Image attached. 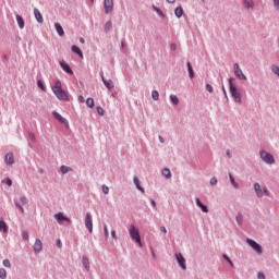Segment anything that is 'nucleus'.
Masks as SVG:
<instances>
[{
	"label": "nucleus",
	"mask_w": 279,
	"mask_h": 279,
	"mask_svg": "<svg viewBox=\"0 0 279 279\" xmlns=\"http://www.w3.org/2000/svg\"><path fill=\"white\" fill-rule=\"evenodd\" d=\"M52 93L56 95L57 99H60V101H69V93L62 89V82L56 81L54 86L52 87Z\"/></svg>",
	"instance_id": "nucleus-1"
},
{
	"label": "nucleus",
	"mask_w": 279,
	"mask_h": 279,
	"mask_svg": "<svg viewBox=\"0 0 279 279\" xmlns=\"http://www.w3.org/2000/svg\"><path fill=\"white\" fill-rule=\"evenodd\" d=\"M229 88L232 97L238 104H241V92L236 88V84H234V77L229 78Z\"/></svg>",
	"instance_id": "nucleus-2"
},
{
	"label": "nucleus",
	"mask_w": 279,
	"mask_h": 279,
	"mask_svg": "<svg viewBox=\"0 0 279 279\" xmlns=\"http://www.w3.org/2000/svg\"><path fill=\"white\" fill-rule=\"evenodd\" d=\"M130 236L135 243H138V245L142 247L143 243L141 242V233H138V229L134 225H131L130 228Z\"/></svg>",
	"instance_id": "nucleus-3"
},
{
	"label": "nucleus",
	"mask_w": 279,
	"mask_h": 279,
	"mask_svg": "<svg viewBox=\"0 0 279 279\" xmlns=\"http://www.w3.org/2000/svg\"><path fill=\"white\" fill-rule=\"evenodd\" d=\"M246 243L254 250L257 254H263V246L260 244L256 243V241L252 239H246Z\"/></svg>",
	"instance_id": "nucleus-4"
},
{
	"label": "nucleus",
	"mask_w": 279,
	"mask_h": 279,
	"mask_svg": "<svg viewBox=\"0 0 279 279\" xmlns=\"http://www.w3.org/2000/svg\"><path fill=\"white\" fill-rule=\"evenodd\" d=\"M260 158L262 160H264V162H267L268 165H274V162H276V160L274 159V155L265 150L260 153Z\"/></svg>",
	"instance_id": "nucleus-5"
},
{
	"label": "nucleus",
	"mask_w": 279,
	"mask_h": 279,
	"mask_svg": "<svg viewBox=\"0 0 279 279\" xmlns=\"http://www.w3.org/2000/svg\"><path fill=\"white\" fill-rule=\"evenodd\" d=\"M233 69H234L235 77H238L239 80H247V76L243 74V70H241V66H239V63H234Z\"/></svg>",
	"instance_id": "nucleus-6"
},
{
	"label": "nucleus",
	"mask_w": 279,
	"mask_h": 279,
	"mask_svg": "<svg viewBox=\"0 0 279 279\" xmlns=\"http://www.w3.org/2000/svg\"><path fill=\"white\" fill-rule=\"evenodd\" d=\"M175 258L181 267V269H183L184 271H186V259L184 258V256L182 255V253L175 254Z\"/></svg>",
	"instance_id": "nucleus-7"
},
{
	"label": "nucleus",
	"mask_w": 279,
	"mask_h": 279,
	"mask_svg": "<svg viewBox=\"0 0 279 279\" xmlns=\"http://www.w3.org/2000/svg\"><path fill=\"white\" fill-rule=\"evenodd\" d=\"M104 5L106 14H110L114 10V2L112 0H105Z\"/></svg>",
	"instance_id": "nucleus-8"
},
{
	"label": "nucleus",
	"mask_w": 279,
	"mask_h": 279,
	"mask_svg": "<svg viewBox=\"0 0 279 279\" xmlns=\"http://www.w3.org/2000/svg\"><path fill=\"white\" fill-rule=\"evenodd\" d=\"M85 226L90 234H93V217L90 216V214H86L85 216Z\"/></svg>",
	"instance_id": "nucleus-9"
},
{
	"label": "nucleus",
	"mask_w": 279,
	"mask_h": 279,
	"mask_svg": "<svg viewBox=\"0 0 279 279\" xmlns=\"http://www.w3.org/2000/svg\"><path fill=\"white\" fill-rule=\"evenodd\" d=\"M52 114H53L54 119H57V121H59V123H62L63 125L69 128V121H66V119H64V117H62L57 111H53Z\"/></svg>",
	"instance_id": "nucleus-10"
},
{
	"label": "nucleus",
	"mask_w": 279,
	"mask_h": 279,
	"mask_svg": "<svg viewBox=\"0 0 279 279\" xmlns=\"http://www.w3.org/2000/svg\"><path fill=\"white\" fill-rule=\"evenodd\" d=\"M54 219L58 221V223H62L63 221L71 223V219L66 218L63 213L56 214Z\"/></svg>",
	"instance_id": "nucleus-11"
},
{
	"label": "nucleus",
	"mask_w": 279,
	"mask_h": 279,
	"mask_svg": "<svg viewBox=\"0 0 279 279\" xmlns=\"http://www.w3.org/2000/svg\"><path fill=\"white\" fill-rule=\"evenodd\" d=\"M34 252H36V254H39V252H43V241H40L39 239L35 241Z\"/></svg>",
	"instance_id": "nucleus-12"
},
{
	"label": "nucleus",
	"mask_w": 279,
	"mask_h": 279,
	"mask_svg": "<svg viewBox=\"0 0 279 279\" xmlns=\"http://www.w3.org/2000/svg\"><path fill=\"white\" fill-rule=\"evenodd\" d=\"M101 80L106 86V88H108V90H112V88H114V83L112 82V80H106V77L101 76Z\"/></svg>",
	"instance_id": "nucleus-13"
},
{
	"label": "nucleus",
	"mask_w": 279,
	"mask_h": 279,
	"mask_svg": "<svg viewBox=\"0 0 279 279\" xmlns=\"http://www.w3.org/2000/svg\"><path fill=\"white\" fill-rule=\"evenodd\" d=\"M60 64H61V68L63 69V71H65V73H69L70 75H73V70L71 69L69 63L61 62Z\"/></svg>",
	"instance_id": "nucleus-14"
},
{
	"label": "nucleus",
	"mask_w": 279,
	"mask_h": 279,
	"mask_svg": "<svg viewBox=\"0 0 279 279\" xmlns=\"http://www.w3.org/2000/svg\"><path fill=\"white\" fill-rule=\"evenodd\" d=\"M82 263H83L86 271H90V262L88 260V257L86 255L83 256Z\"/></svg>",
	"instance_id": "nucleus-15"
},
{
	"label": "nucleus",
	"mask_w": 279,
	"mask_h": 279,
	"mask_svg": "<svg viewBox=\"0 0 279 279\" xmlns=\"http://www.w3.org/2000/svg\"><path fill=\"white\" fill-rule=\"evenodd\" d=\"M254 190H255L257 197H263V189L260 187V183H255Z\"/></svg>",
	"instance_id": "nucleus-16"
},
{
	"label": "nucleus",
	"mask_w": 279,
	"mask_h": 279,
	"mask_svg": "<svg viewBox=\"0 0 279 279\" xmlns=\"http://www.w3.org/2000/svg\"><path fill=\"white\" fill-rule=\"evenodd\" d=\"M54 29L59 36H64V28H62L60 23H54Z\"/></svg>",
	"instance_id": "nucleus-17"
},
{
	"label": "nucleus",
	"mask_w": 279,
	"mask_h": 279,
	"mask_svg": "<svg viewBox=\"0 0 279 279\" xmlns=\"http://www.w3.org/2000/svg\"><path fill=\"white\" fill-rule=\"evenodd\" d=\"M5 162H7L8 165H14V154L8 153V154L5 155Z\"/></svg>",
	"instance_id": "nucleus-18"
},
{
	"label": "nucleus",
	"mask_w": 279,
	"mask_h": 279,
	"mask_svg": "<svg viewBox=\"0 0 279 279\" xmlns=\"http://www.w3.org/2000/svg\"><path fill=\"white\" fill-rule=\"evenodd\" d=\"M35 19L39 23H44L45 20L43 19V14H40V11L38 9L34 10Z\"/></svg>",
	"instance_id": "nucleus-19"
},
{
	"label": "nucleus",
	"mask_w": 279,
	"mask_h": 279,
	"mask_svg": "<svg viewBox=\"0 0 279 279\" xmlns=\"http://www.w3.org/2000/svg\"><path fill=\"white\" fill-rule=\"evenodd\" d=\"M0 232L8 234V225L3 219L0 220Z\"/></svg>",
	"instance_id": "nucleus-20"
},
{
	"label": "nucleus",
	"mask_w": 279,
	"mask_h": 279,
	"mask_svg": "<svg viewBox=\"0 0 279 279\" xmlns=\"http://www.w3.org/2000/svg\"><path fill=\"white\" fill-rule=\"evenodd\" d=\"M72 51L73 53H76L77 56H80V58L84 59V53H82V49H80V47L72 46Z\"/></svg>",
	"instance_id": "nucleus-21"
},
{
	"label": "nucleus",
	"mask_w": 279,
	"mask_h": 279,
	"mask_svg": "<svg viewBox=\"0 0 279 279\" xmlns=\"http://www.w3.org/2000/svg\"><path fill=\"white\" fill-rule=\"evenodd\" d=\"M16 21L20 29H23L25 27V21L23 20V16L16 15Z\"/></svg>",
	"instance_id": "nucleus-22"
},
{
	"label": "nucleus",
	"mask_w": 279,
	"mask_h": 279,
	"mask_svg": "<svg viewBox=\"0 0 279 279\" xmlns=\"http://www.w3.org/2000/svg\"><path fill=\"white\" fill-rule=\"evenodd\" d=\"M133 182L138 191H142V193H145V189L141 186V181L136 177H134Z\"/></svg>",
	"instance_id": "nucleus-23"
},
{
	"label": "nucleus",
	"mask_w": 279,
	"mask_h": 279,
	"mask_svg": "<svg viewBox=\"0 0 279 279\" xmlns=\"http://www.w3.org/2000/svg\"><path fill=\"white\" fill-rule=\"evenodd\" d=\"M196 204H197L198 208H202L203 213H208V207L206 205H204L202 203V201H199V198H196Z\"/></svg>",
	"instance_id": "nucleus-24"
},
{
	"label": "nucleus",
	"mask_w": 279,
	"mask_h": 279,
	"mask_svg": "<svg viewBox=\"0 0 279 279\" xmlns=\"http://www.w3.org/2000/svg\"><path fill=\"white\" fill-rule=\"evenodd\" d=\"M174 14L177 16V19H182V15L184 14V9H182V7H179L174 10Z\"/></svg>",
	"instance_id": "nucleus-25"
},
{
	"label": "nucleus",
	"mask_w": 279,
	"mask_h": 279,
	"mask_svg": "<svg viewBox=\"0 0 279 279\" xmlns=\"http://www.w3.org/2000/svg\"><path fill=\"white\" fill-rule=\"evenodd\" d=\"M170 101L173 106H178V104H180V99L175 95H170Z\"/></svg>",
	"instance_id": "nucleus-26"
},
{
	"label": "nucleus",
	"mask_w": 279,
	"mask_h": 279,
	"mask_svg": "<svg viewBox=\"0 0 279 279\" xmlns=\"http://www.w3.org/2000/svg\"><path fill=\"white\" fill-rule=\"evenodd\" d=\"M187 71L190 73V77L193 80L195 77V72H193V65H191V62L187 63Z\"/></svg>",
	"instance_id": "nucleus-27"
},
{
	"label": "nucleus",
	"mask_w": 279,
	"mask_h": 279,
	"mask_svg": "<svg viewBox=\"0 0 279 279\" xmlns=\"http://www.w3.org/2000/svg\"><path fill=\"white\" fill-rule=\"evenodd\" d=\"M86 106H87L88 108H95V99H93V98H87V100H86Z\"/></svg>",
	"instance_id": "nucleus-28"
},
{
	"label": "nucleus",
	"mask_w": 279,
	"mask_h": 279,
	"mask_svg": "<svg viewBox=\"0 0 279 279\" xmlns=\"http://www.w3.org/2000/svg\"><path fill=\"white\" fill-rule=\"evenodd\" d=\"M229 178H230V182H231L232 186H234V189H239V183H236V181H234V177L232 175V173H229Z\"/></svg>",
	"instance_id": "nucleus-29"
},
{
	"label": "nucleus",
	"mask_w": 279,
	"mask_h": 279,
	"mask_svg": "<svg viewBox=\"0 0 279 279\" xmlns=\"http://www.w3.org/2000/svg\"><path fill=\"white\" fill-rule=\"evenodd\" d=\"M151 97H153L154 101H158V99H160V94L158 93V90H153Z\"/></svg>",
	"instance_id": "nucleus-30"
},
{
	"label": "nucleus",
	"mask_w": 279,
	"mask_h": 279,
	"mask_svg": "<svg viewBox=\"0 0 279 279\" xmlns=\"http://www.w3.org/2000/svg\"><path fill=\"white\" fill-rule=\"evenodd\" d=\"M245 8H254V0H244Z\"/></svg>",
	"instance_id": "nucleus-31"
},
{
	"label": "nucleus",
	"mask_w": 279,
	"mask_h": 279,
	"mask_svg": "<svg viewBox=\"0 0 279 279\" xmlns=\"http://www.w3.org/2000/svg\"><path fill=\"white\" fill-rule=\"evenodd\" d=\"M162 175L163 178H167V179L171 178V170H169L168 168L163 169Z\"/></svg>",
	"instance_id": "nucleus-32"
},
{
	"label": "nucleus",
	"mask_w": 279,
	"mask_h": 279,
	"mask_svg": "<svg viewBox=\"0 0 279 279\" xmlns=\"http://www.w3.org/2000/svg\"><path fill=\"white\" fill-rule=\"evenodd\" d=\"M110 29H112V22L109 21L105 24V32H110Z\"/></svg>",
	"instance_id": "nucleus-33"
},
{
	"label": "nucleus",
	"mask_w": 279,
	"mask_h": 279,
	"mask_svg": "<svg viewBox=\"0 0 279 279\" xmlns=\"http://www.w3.org/2000/svg\"><path fill=\"white\" fill-rule=\"evenodd\" d=\"M60 169L62 173H69V171H71V168L69 166H61Z\"/></svg>",
	"instance_id": "nucleus-34"
},
{
	"label": "nucleus",
	"mask_w": 279,
	"mask_h": 279,
	"mask_svg": "<svg viewBox=\"0 0 279 279\" xmlns=\"http://www.w3.org/2000/svg\"><path fill=\"white\" fill-rule=\"evenodd\" d=\"M3 184H7V186H12V179L7 178L4 180H2Z\"/></svg>",
	"instance_id": "nucleus-35"
},
{
	"label": "nucleus",
	"mask_w": 279,
	"mask_h": 279,
	"mask_svg": "<svg viewBox=\"0 0 279 279\" xmlns=\"http://www.w3.org/2000/svg\"><path fill=\"white\" fill-rule=\"evenodd\" d=\"M153 8H154L155 12H157V14H159V16H165L162 11L158 7L154 5Z\"/></svg>",
	"instance_id": "nucleus-36"
},
{
	"label": "nucleus",
	"mask_w": 279,
	"mask_h": 279,
	"mask_svg": "<svg viewBox=\"0 0 279 279\" xmlns=\"http://www.w3.org/2000/svg\"><path fill=\"white\" fill-rule=\"evenodd\" d=\"M5 276H8V272L5 271V269L1 268L0 269V278H5Z\"/></svg>",
	"instance_id": "nucleus-37"
},
{
	"label": "nucleus",
	"mask_w": 279,
	"mask_h": 279,
	"mask_svg": "<svg viewBox=\"0 0 279 279\" xmlns=\"http://www.w3.org/2000/svg\"><path fill=\"white\" fill-rule=\"evenodd\" d=\"M102 192L105 195H108V193H110V187H108V185H102Z\"/></svg>",
	"instance_id": "nucleus-38"
},
{
	"label": "nucleus",
	"mask_w": 279,
	"mask_h": 279,
	"mask_svg": "<svg viewBox=\"0 0 279 279\" xmlns=\"http://www.w3.org/2000/svg\"><path fill=\"white\" fill-rule=\"evenodd\" d=\"M22 238L24 239V241H28L29 240V233H27L26 231H23Z\"/></svg>",
	"instance_id": "nucleus-39"
},
{
	"label": "nucleus",
	"mask_w": 279,
	"mask_h": 279,
	"mask_svg": "<svg viewBox=\"0 0 279 279\" xmlns=\"http://www.w3.org/2000/svg\"><path fill=\"white\" fill-rule=\"evenodd\" d=\"M236 222L239 223V226H241V223H243V216L242 215L236 216Z\"/></svg>",
	"instance_id": "nucleus-40"
},
{
	"label": "nucleus",
	"mask_w": 279,
	"mask_h": 279,
	"mask_svg": "<svg viewBox=\"0 0 279 279\" xmlns=\"http://www.w3.org/2000/svg\"><path fill=\"white\" fill-rule=\"evenodd\" d=\"M3 266L7 267V268H10L11 267L10 259H4L3 260Z\"/></svg>",
	"instance_id": "nucleus-41"
},
{
	"label": "nucleus",
	"mask_w": 279,
	"mask_h": 279,
	"mask_svg": "<svg viewBox=\"0 0 279 279\" xmlns=\"http://www.w3.org/2000/svg\"><path fill=\"white\" fill-rule=\"evenodd\" d=\"M37 85L40 87L41 90H46L45 84H43V81H38Z\"/></svg>",
	"instance_id": "nucleus-42"
},
{
	"label": "nucleus",
	"mask_w": 279,
	"mask_h": 279,
	"mask_svg": "<svg viewBox=\"0 0 279 279\" xmlns=\"http://www.w3.org/2000/svg\"><path fill=\"white\" fill-rule=\"evenodd\" d=\"M97 112L100 117H104V108L97 107Z\"/></svg>",
	"instance_id": "nucleus-43"
},
{
	"label": "nucleus",
	"mask_w": 279,
	"mask_h": 279,
	"mask_svg": "<svg viewBox=\"0 0 279 279\" xmlns=\"http://www.w3.org/2000/svg\"><path fill=\"white\" fill-rule=\"evenodd\" d=\"M20 202H22L23 206H25V204H27V197L21 196Z\"/></svg>",
	"instance_id": "nucleus-44"
},
{
	"label": "nucleus",
	"mask_w": 279,
	"mask_h": 279,
	"mask_svg": "<svg viewBox=\"0 0 279 279\" xmlns=\"http://www.w3.org/2000/svg\"><path fill=\"white\" fill-rule=\"evenodd\" d=\"M210 184H211V186H216V184H217V178H211V179H210Z\"/></svg>",
	"instance_id": "nucleus-45"
},
{
	"label": "nucleus",
	"mask_w": 279,
	"mask_h": 279,
	"mask_svg": "<svg viewBox=\"0 0 279 279\" xmlns=\"http://www.w3.org/2000/svg\"><path fill=\"white\" fill-rule=\"evenodd\" d=\"M206 89L208 90V93H213V85L207 84Z\"/></svg>",
	"instance_id": "nucleus-46"
},
{
	"label": "nucleus",
	"mask_w": 279,
	"mask_h": 279,
	"mask_svg": "<svg viewBox=\"0 0 279 279\" xmlns=\"http://www.w3.org/2000/svg\"><path fill=\"white\" fill-rule=\"evenodd\" d=\"M109 235H110V233L108 232V226H105V236H106V239H108Z\"/></svg>",
	"instance_id": "nucleus-47"
},
{
	"label": "nucleus",
	"mask_w": 279,
	"mask_h": 279,
	"mask_svg": "<svg viewBox=\"0 0 279 279\" xmlns=\"http://www.w3.org/2000/svg\"><path fill=\"white\" fill-rule=\"evenodd\" d=\"M111 235H112V239L114 240V241H117V231H111Z\"/></svg>",
	"instance_id": "nucleus-48"
},
{
	"label": "nucleus",
	"mask_w": 279,
	"mask_h": 279,
	"mask_svg": "<svg viewBox=\"0 0 279 279\" xmlns=\"http://www.w3.org/2000/svg\"><path fill=\"white\" fill-rule=\"evenodd\" d=\"M257 278H258V279H265V274L258 272Z\"/></svg>",
	"instance_id": "nucleus-49"
},
{
	"label": "nucleus",
	"mask_w": 279,
	"mask_h": 279,
	"mask_svg": "<svg viewBox=\"0 0 279 279\" xmlns=\"http://www.w3.org/2000/svg\"><path fill=\"white\" fill-rule=\"evenodd\" d=\"M274 4H275V8H277V10H279V0H274Z\"/></svg>",
	"instance_id": "nucleus-50"
},
{
	"label": "nucleus",
	"mask_w": 279,
	"mask_h": 279,
	"mask_svg": "<svg viewBox=\"0 0 279 279\" xmlns=\"http://www.w3.org/2000/svg\"><path fill=\"white\" fill-rule=\"evenodd\" d=\"M78 101H80V104H84V96H78Z\"/></svg>",
	"instance_id": "nucleus-51"
},
{
	"label": "nucleus",
	"mask_w": 279,
	"mask_h": 279,
	"mask_svg": "<svg viewBox=\"0 0 279 279\" xmlns=\"http://www.w3.org/2000/svg\"><path fill=\"white\" fill-rule=\"evenodd\" d=\"M57 246L62 247V241L61 240H57Z\"/></svg>",
	"instance_id": "nucleus-52"
},
{
	"label": "nucleus",
	"mask_w": 279,
	"mask_h": 279,
	"mask_svg": "<svg viewBox=\"0 0 279 279\" xmlns=\"http://www.w3.org/2000/svg\"><path fill=\"white\" fill-rule=\"evenodd\" d=\"M160 230L163 232V234H167V228L166 227H160Z\"/></svg>",
	"instance_id": "nucleus-53"
},
{
	"label": "nucleus",
	"mask_w": 279,
	"mask_h": 279,
	"mask_svg": "<svg viewBox=\"0 0 279 279\" xmlns=\"http://www.w3.org/2000/svg\"><path fill=\"white\" fill-rule=\"evenodd\" d=\"M170 49H171L172 51H175V44H171Z\"/></svg>",
	"instance_id": "nucleus-54"
},
{
	"label": "nucleus",
	"mask_w": 279,
	"mask_h": 279,
	"mask_svg": "<svg viewBox=\"0 0 279 279\" xmlns=\"http://www.w3.org/2000/svg\"><path fill=\"white\" fill-rule=\"evenodd\" d=\"M228 158H232V153L230 150H227Z\"/></svg>",
	"instance_id": "nucleus-55"
},
{
	"label": "nucleus",
	"mask_w": 279,
	"mask_h": 279,
	"mask_svg": "<svg viewBox=\"0 0 279 279\" xmlns=\"http://www.w3.org/2000/svg\"><path fill=\"white\" fill-rule=\"evenodd\" d=\"M263 191H264L265 195H269V191L267 190V187H264Z\"/></svg>",
	"instance_id": "nucleus-56"
},
{
	"label": "nucleus",
	"mask_w": 279,
	"mask_h": 279,
	"mask_svg": "<svg viewBox=\"0 0 279 279\" xmlns=\"http://www.w3.org/2000/svg\"><path fill=\"white\" fill-rule=\"evenodd\" d=\"M17 208H20L21 213H25V209L23 208V206L17 205Z\"/></svg>",
	"instance_id": "nucleus-57"
},
{
	"label": "nucleus",
	"mask_w": 279,
	"mask_h": 279,
	"mask_svg": "<svg viewBox=\"0 0 279 279\" xmlns=\"http://www.w3.org/2000/svg\"><path fill=\"white\" fill-rule=\"evenodd\" d=\"M80 43H81L82 45H84V43H86V41L84 40L83 37H81V38H80Z\"/></svg>",
	"instance_id": "nucleus-58"
},
{
	"label": "nucleus",
	"mask_w": 279,
	"mask_h": 279,
	"mask_svg": "<svg viewBox=\"0 0 279 279\" xmlns=\"http://www.w3.org/2000/svg\"><path fill=\"white\" fill-rule=\"evenodd\" d=\"M225 260L229 262L230 257H228V255H223Z\"/></svg>",
	"instance_id": "nucleus-59"
},
{
	"label": "nucleus",
	"mask_w": 279,
	"mask_h": 279,
	"mask_svg": "<svg viewBox=\"0 0 279 279\" xmlns=\"http://www.w3.org/2000/svg\"><path fill=\"white\" fill-rule=\"evenodd\" d=\"M228 263H229V265H230L231 267H234V264L232 263L231 259H229Z\"/></svg>",
	"instance_id": "nucleus-60"
},
{
	"label": "nucleus",
	"mask_w": 279,
	"mask_h": 279,
	"mask_svg": "<svg viewBox=\"0 0 279 279\" xmlns=\"http://www.w3.org/2000/svg\"><path fill=\"white\" fill-rule=\"evenodd\" d=\"M159 141L160 143H165V138H162V136H159Z\"/></svg>",
	"instance_id": "nucleus-61"
},
{
	"label": "nucleus",
	"mask_w": 279,
	"mask_h": 279,
	"mask_svg": "<svg viewBox=\"0 0 279 279\" xmlns=\"http://www.w3.org/2000/svg\"><path fill=\"white\" fill-rule=\"evenodd\" d=\"M151 206L156 207V201H151Z\"/></svg>",
	"instance_id": "nucleus-62"
},
{
	"label": "nucleus",
	"mask_w": 279,
	"mask_h": 279,
	"mask_svg": "<svg viewBox=\"0 0 279 279\" xmlns=\"http://www.w3.org/2000/svg\"><path fill=\"white\" fill-rule=\"evenodd\" d=\"M175 0H167L168 3H173Z\"/></svg>",
	"instance_id": "nucleus-63"
},
{
	"label": "nucleus",
	"mask_w": 279,
	"mask_h": 279,
	"mask_svg": "<svg viewBox=\"0 0 279 279\" xmlns=\"http://www.w3.org/2000/svg\"><path fill=\"white\" fill-rule=\"evenodd\" d=\"M31 138H32V141H35V140H36V137H35L34 135H31Z\"/></svg>",
	"instance_id": "nucleus-64"
}]
</instances>
